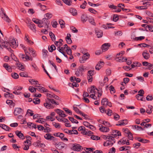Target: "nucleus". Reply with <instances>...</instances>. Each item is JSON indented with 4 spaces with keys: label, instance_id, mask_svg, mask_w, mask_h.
Returning a JSON list of instances; mask_svg holds the SVG:
<instances>
[{
    "label": "nucleus",
    "instance_id": "nucleus-55",
    "mask_svg": "<svg viewBox=\"0 0 153 153\" xmlns=\"http://www.w3.org/2000/svg\"><path fill=\"white\" fill-rule=\"evenodd\" d=\"M63 110H64L66 112L68 113L70 115H72V112L70 110H69L67 108H63Z\"/></svg>",
    "mask_w": 153,
    "mask_h": 153
},
{
    "label": "nucleus",
    "instance_id": "nucleus-23",
    "mask_svg": "<svg viewBox=\"0 0 153 153\" xmlns=\"http://www.w3.org/2000/svg\"><path fill=\"white\" fill-rule=\"evenodd\" d=\"M96 35L98 38L101 37L102 36L103 32L102 31L99 30L98 29L95 30Z\"/></svg>",
    "mask_w": 153,
    "mask_h": 153
},
{
    "label": "nucleus",
    "instance_id": "nucleus-42",
    "mask_svg": "<svg viewBox=\"0 0 153 153\" xmlns=\"http://www.w3.org/2000/svg\"><path fill=\"white\" fill-rule=\"evenodd\" d=\"M40 100L38 98H34L33 100V102L35 104H38L40 102Z\"/></svg>",
    "mask_w": 153,
    "mask_h": 153
},
{
    "label": "nucleus",
    "instance_id": "nucleus-31",
    "mask_svg": "<svg viewBox=\"0 0 153 153\" xmlns=\"http://www.w3.org/2000/svg\"><path fill=\"white\" fill-rule=\"evenodd\" d=\"M0 127L3 129L7 131H9L10 129V128L9 127L4 124H0Z\"/></svg>",
    "mask_w": 153,
    "mask_h": 153
},
{
    "label": "nucleus",
    "instance_id": "nucleus-10",
    "mask_svg": "<svg viewBox=\"0 0 153 153\" xmlns=\"http://www.w3.org/2000/svg\"><path fill=\"white\" fill-rule=\"evenodd\" d=\"M33 145L35 147H37L40 148H44L45 146L44 143H41L40 142L39 140L36 141V142L34 143H33Z\"/></svg>",
    "mask_w": 153,
    "mask_h": 153
},
{
    "label": "nucleus",
    "instance_id": "nucleus-52",
    "mask_svg": "<svg viewBox=\"0 0 153 153\" xmlns=\"http://www.w3.org/2000/svg\"><path fill=\"white\" fill-rule=\"evenodd\" d=\"M135 8L137 9H140V10L146 9L147 8V6H137Z\"/></svg>",
    "mask_w": 153,
    "mask_h": 153
},
{
    "label": "nucleus",
    "instance_id": "nucleus-22",
    "mask_svg": "<svg viewBox=\"0 0 153 153\" xmlns=\"http://www.w3.org/2000/svg\"><path fill=\"white\" fill-rule=\"evenodd\" d=\"M81 21L83 23L85 22L88 19L87 15L85 14H82L81 17Z\"/></svg>",
    "mask_w": 153,
    "mask_h": 153
},
{
    "label": "nucleus",
    "instance_id": "nucleus-54",
    "mask_svg": "<svg viewBox=\"0 0 153 153\" xmlns=\"http://www.w3.org/2000/svg\"><path fill=\"white\" fill-rule=\"evenodd\" d=\"M33 112L30 109H28L27 112V114L30 116H32L34 114Z\"/></svg>",
    "mask_w": 153,
    "mask_h": 153
},
{
    "label": "nucleus",
    "instance_id": "nucleus-46",
    "mask_svg": "<svg viewBox=\"0 0 153 153\" xmlns=\"http://www.w3.org/2000/svg\"><path fill=\"white\" fill-rule=\"evenodd\" d=\"M88 21L90 23L94 25H96V23L94 22V19L93 18H88Z\"/></svg>",
    "mask_w": 153,
    "mask_h": 153
},
{
    "label": "nucleus",
    "instance_id": "nucleus-58",
    "mask_svg": "<svg viewBox=\"0 0 153 153\" xmlns=\"http://www.w3.org/2000/svg\"><path fill=\"white\" fill-rule=\"evenodd\" d=\"M114 118L116 121L118 120L120 118V116L117 114L115 113L114 114Z\"/></svg>",
    "mask_w": 153,
    "mask_h": 153
},
{
    "label": "nucleus",
    "instance_id": "nucleus-50",
    "mask_svg": "<svg viewBox=\"0 0 153 153\" xmlns=\"http://www.w3.org/2000/svg\"><path fill=\"white\" fill-rule=\"evenodd\" d=\"M11 76L13 78L15 79H17L19 77V75L16 73H12Z\"/></svg>",
    "mask_w": 153,
    "mask_h": 153
},
{
    "label": "nucleus",
    "instance_id": "nucleus-60",
    "mask_svg": "<svg viewBox=\"0 0 153 153\" xmlns=\"http://www.w3.org/2000/svg\"><path fill=\"white\" fill-rule=\"evenodd\" d=\"M94 71H89L88 72V76H93L94 74Z\"/></svg>",
    "mask_w": 153,
    "mask_h": 153
},
{
    "label": "nucleus",
    "instance_id": "nucleus-27",
    "mask_svg": "<svg viewBox=\"0 0 153 153\" xmlns=\"http://www.w3.org/2000/svg\"><path fill=\"white\" fill-rule=\"evenodd\" d=\"M16 65H17V67L19 70L22 71H24V67L19 62H17Z\"/></svg>",
    "mask_w": 153,
    "mask_h": 153
},
{
    "label": "nucleus",
    "instance_id": "nucleus-21",
    "mask_svg": "<svg viewBox=\"0 0 153 153\" xmlns=\"http://www.w3.org/2000/svg\"><path fill=\"white\" fill-rule=\"evenodd\" d=\"M9 46V43L5 41L1 43V47H3L4 48H7V49L9 51H10L11 50V49L10 48H8Z\"/></svg>",
    "mask_w": 153,
    "mask_h": 153
},
{
    "label": "nucleus",
    "instance_id": "nucleus-30",
    "mask_svg": "<svg viewBox=\"0 0 153 153\" xmlns=\"http://www.w3.org/2000/svg\"><path fill=\"white\" fill-rule=\"evenodd\" d=\"M137 139L139 141L144 143H147L149 142V140L144 139L141 138L140 137H137Z\"/></svg>",
    "mask_w": 153,
    "mask_h": 153
},
{
    "label": "nucleus",
    "instance_id": "nucleus-49",
    "mask_svg": "<svg viewBox=\"0 0 153 153\" xmlns=\"http://www.w3.org/2000/svg\"><path fill=\"white\" fill-rule=\"evenodd\" d=\"M139 94H137V97H138L139 96H143L144 94V91L143 90L141 89L138 91Z\"/></svg>",
    "mask_w": 153,
    "mask_h": 153
},
{
    "label": "nucleus",
    "instance_id": "nucleus-56",
    "mask_svg": "<svg viewBox=\"0 0 153 153\" xmlns=\"http://www.w3.org/2000/svg\"><path fill=\"white\" fill-rule=\"evenodd\" d=\"M63 2L66 4L68 5H70L71 3V0H62Z\"/></svg>",
    "mask_w": 153,
    "mask_h": 153
},
{
    "label": "nucleus",
    "instance_id": "nucleus-7",
    "mask_svg": "<svg viewBox=\"0 0 153 153\" xmlns=\"http://www.w3.org/2000/svg\"><path fill=\"white\" fill-rule=\"evenodd\" d=\"M99 127H100L99 130L103 132H107L109 131L110 130L109 128L108 127L103 126L101 124L99 125Z\"/></svg>",
    "mask_w": 153,
    "mask_h": 153
},
{
    "label": "nucleus",
    "instance_id": "nucleus-39",
    "mask_svg": "<svg viewBox=\"0 0 153 153\" xmlns=\"http://www.w3.org/2000/svg\"><path fill=\"white\" fill-rule=\"evenodd\" d=\"M121 5H122V6H123V7H125L124 4H118V5L117 7H119V8H121L123 11H126L127 10H128V12H129L130 11V10L128 9H127L124 8L122 7H121Z\"/></svg>",
    "mask_w": 153,
    "mask_h": 153
},
{
    "label": "nucleus",
    "instance_id": "nucleus-1",
    "mask_svg": "<svg viewBox=\"0 0 153 153\" xmlns=\"http://www.w3.org/2000/svg\"><path fill=\"white\" fill-rule=\"evenodd\" d=\"M52 104L56 105H59V103L58 102H56V101L53 99H51L48 98L47 100H45V102L44 103V105L47 108H52L53 107L51 104Z\"/></svg>",
    "mask_w": 153,
    "mask_h": 153
},
{
    "label": "nucleus",
    "instance_id": "nucleus-19",
    "mask_svg": "<svg viewBox=\"0 0 153 153\" xmlns=\"http://www.w3.org/2000/svg\"><path fill=\"white\" fill-rule=\"evenodd\" d=\"M142 55L145 59H148L150 58V54L147 52V51H143V52Z\"/></svg>",
    "mask_w": 153,
    "mask_h": 153
},
{
    "label": "nucleus",
    "instance_id": "nucleus-11",
    "mask_svg": "<svg viewBox=\"0 0 153 153\" xmlns=\"http://www.w3.org/2000/svg\"><path fill=\"white\" fill-rule=\"evenodd\" d=\"M9 43V45L14 48H16L18 46V44H17L15 39H14L10 40Z\"/></svg>",
    "mask_w": 153,
    "mask_h": 153
},
{
    "label": "nucleus",
    "instance_id": "nucleus-36",
    "mask_svg": "<svg viewBox=\"0 0 153 153\" xmlns=\"http://www.w3.org/2000/svg\"><path fill=\"white\" fill-rule=\"evenodd\" d=\"M56 48L54 45H52L50 47L49 46L48 50L49 52H52L53 51L55 50Z\"/></svg>",
    "mask_w": 153,
    "mask_h": 153
},
{
    "label": "nucleus",
    "instance_id": "nucleus-40",
    "mask_svg": "<svg viewBox=\"0 0 153 153\" xmlns=\"http://www.w3.org/2000/svg\"><path fill=\"white\" fill-rule=\"evenodd\" d=\"M108 102V99L106 98H104L101 101V104L103 105H106Z\"/></svg>",
    "mask_w": 153,
    "mask_h": 153
},
{
    "label": "nucleus",
    "instance_id": "nucleus-45",
    "mask_svg": "<svg viewBox=\"0 0 153 153\" xmlns=\"http://www.w3.org/2000/svg\"><path fill=\"white\" fill-rule=\"evenodd\" d=\"M102 137L103 139H109L112 140V137L111 136V135L110 134H108V135H103L102 136Z\"/></svg>",
    "mask_w": 153,
    "mask_h": 153
},
{
    "label": "nucleus",
    "instance_id": "nucleus-18",
    "mask_svg": "<svg viewBox=\"0 0 153 153\" xmlns=\"http://www.w3.org/2000/svg\"><path fill=\"white\" fill-rule=\"evenodd\" d=\"M37 88H36V90L40 91L41 92H48V90L45 88L40 86H36Z\"/></svg>",
    "mask_w": 153,
    "mask_h": 153
},
{
    "label": "nucleus",
    "instance_id": "nucleus-64",
    "mask_svg": "<svg viewBox=\"0 0 153 153\" xmlns=\"http://www.w3.org/2000/svg\"><path fill=\"white\" fill-rule=\"evenodd\" d=\"M118 16L117 15H114L113 16V20L114 22H117L118 20Z\"/></svg>",
    "mask_w": 153,
    "mask_h": 153
},
{
    "label": "nucleus",
    "instance_id": "nucleus-53",
    "mask_svg": "<svg viewBox=\"0 0 153 153\" xmlns=\"http://www.w3.org/2000/svg\"><path fill=\"white\" fill-rule=\"evenodd\" d=\"M59 23L60 24L62 28L64 27V26L65 24V23L61 19H59Z\"/></svg>",
    "mask_w": 153,
    "mask_h": 153
},
{
    "label": "nucleus",
    "instance_id": "nucleus-41",
    "mask_svg": "<svg viewBox=\"0 0 153 153\" xmlns=\"http://www.w3.org/2000/svg\"><path fill=\"white\" fill-rule=\"evenodd\" d=\"M49 35L52 41H55L56 38L54 34L52 32H50L49 33Z\"/></svg>",
    "mask_w": 153,
    "mask_h": 153
},
{
    "label": "nucleus",
    "instance_id": "nucleus-5",
    "mask_svg": "<svg viewBox=\"0 0 153 153\" xmlns=\"http://www.w3.org/2000/svg\"><path fill=\"white\" fill-rule=\"evenodd\" d=\"M72 149L74 151H80L82 149V147L78 144H73Z\"/></svg>",
    "mask_w": 153,
    "mask_h": 153
},
{
    "label": "nucleus",
    "instance_id": "nucleus-62",
    "mask_svg": "<svg viewBox=\"0 0 153 153\" xmlns=\"http://www.w3.org/2000/svg\"><path fill=\"white\" fill-rule=\"evenodd\" d=\"M44 130L45 132L48 133L51 131V129L48 127H47L44 128Z\"/></svg>",
    "mask_w": 153,
    "mask_h": 153
},
{
    "label": "nucleus",
    "instance_id": "nucleus-29",
    "mask_svg": "<svg viewBox=\"0 0 153 153\" xmlns=\"http://www.w3.org/2000/svg\"><path fill=\"white\" fill-rule=\"evenodd\" d=\"M3 66L8 71L11 72L12 71V69L8 64L4 63L3 65Z\"/></svg>",
    "mask_w": 153,
    "mask_h": 153
},
{
    "label": "nucleus",
    "instance_id": "nucleus-61",
    "mask_svg": "<svg viewBox=\"0 0 153 153\" xmlns=\"http://www.w3.org/2000/svg\"><path fill=\"white\" fill-rule=\"evenodd\" d=\"M91 139L93 140H98L100 139V137L97 136L92 135L91 137Z\"/></svg>",
    "mask_w": 153,
    "mask_h": 153
},
{
    "label": "nucleus",
    "instance_id": "nucleus-59",
    "mask_svg": "<svg viewBox=\"0 0 153 153\" xmlns=\"http://www.w3.org/2000/svg\"><path fill=\"white\" fill-rule=\"evenodd\" d=\"M65 51L68 55H71L72 54V51L70 47L68 48H66L65 50Z\"/></svg>",
    "mask_w": 153,
    "mask_h": 153
},
{
    "label": "nucleus",
    "instance_id": "nucleus-24",
    "mask_svg": "<svg viewBox=\"0 0 153 153\" xmlns=\"http://www.w3.org/2000/svg\"><path fill=\"white\" fill-rule=\"evenodd\" d=\"M113 141L107 140L103 143L104 146H112L114 143Z\"/></svg>",
    "mask_w": 153,
    "mask_h": 153
},
{
    "label": "nucleus",
    "instance_id": "nucleus-15",
    "mask_svg": "<svg viewBox=\"0 0 153 153\" xmlns=\"http://www.w3.org/2000/svg\"><path fill=\"white\" fill-rule=\"evenodd\" d=\"M104 63L103 62L100 61L95 66V69L96 70H99L104 65Z\"/></svg>",
    "mask_w": 153,
    "mask_h": 153
},
{
    "label": "nucleus",
    "instance_id": "nucleus-48",
    "mask_svg": "<svg viewBox=\"0 0 153 153\" xmlns=\"http://www.w3.org/2000/svg\"><path fill=\"white\" fill-rule=\"evenodd\" d=\"M19 74L20 76L21 77H28V75L27 74V72H21L19 73Z\"/></svg>",
    "mask_w": 153,
    "mask_h": 153
},
{
    "label": "nucleus",
    "instance_id": "nucleus-47",
    "mask_svg": "<svg viewBox=\"0 0 153 153\" xmlns=\"http://www.w3.org/2000/svg\"><path fill=\"white\" fill-rule=\"evenodd\" d=\"M29 90L32 93L36 91V88L33 87V86H30L28 88Z\"/></svg>",
    "mask_w": 153,
    "mask_h": 153
},
{
    "label": "nucleus",
    "instance_id": "nucleus-37",
    "mask_svg": "<svg viewBox=\"0 0 153 153\" xmlns=\"http://www.w3.org/2000/svg\"><path fill=\"white\" fill-rule=\"evenodd\" d=\"M29 81L32 85H33L39 84L38 82L33 79H30Z\"/></svg>",
    "mask_w": 153,
    "mask_h": 153
},
{
    "label": "nucleus",
    "instance_id": "nucleus-13",
    "mask_svg": "<svg viewBox=\"0 0 153 153\" xmlns=\"http://www.w3.org/2000/svg\"><path fill=\"white\" fill-rule=\"evenodd\" d=\"M65 132L68 134H78V132L76 130L73 129L72 130H68L67 129L65 130Z\"/></svg>",
    "mask_w": 153,
    "mask_h": 153
},
{
    "label": "nucleus",
    "instance_id": "nucleus-43",
    "mask_svg": "<svg viewBox=\"0 0 153 153\" xmlns=\"http://www.w3.org/2000/svg\"><path fill=\"white\" fill-rule=\"evenodd\" d=\"M117 61L119 62H123L125 61H126L127 60V59L124 57H121L117 58Z\"/></svg>",
    "mask_w": 153,
    "mask_h": 153
},
{
    "label": "nucleus",
    "instance_id": "nucleus-34",
    "mask_svg": "<svg viewBox=\"0 0 153 153\" xmlns=\"http://www.w3.org/2000/svg\"><path fill=\"white\" fill-rule=\"evenodd\" d=\"M69 11L74 16H76L77 15V11L74 8H71L70 9Z\"/></svg>",
    "mask_w": 153,
    "mask_h": 153
},
{
    "label": "nucleus",
    "instance_id": "nucleus-44",
    "mask_svg": "<svg viewBox=\"0 0 153 153\" xmlns=\"http://www.w3.org/2000/svg\"><path fill=\"white\" fill-rule=\"evenodd\" d=\"M69 120L71 122L73 123H75L76 124H77L78 123V122L76 119H74L72 117H68Z\"/></svg>",
    "mask_w": 153,
    "mask_h": 153
},
{
    "label": "nucleus",
    "instance_id": "nucleus-9",
    "mask_svg": "<svg viewBox=\"0 0 153 153\" xmlns=\"http://www.w3.org/2000/svg\"><path fill=\"white\" fill-rule=\"evenodd\" d=\"M1 10L2 12V14L3 15H1V17L2 19H3L6 22H10L11 20L8 18V16L6 15L5 13H4V10L2 8H1Z\"/></svg>",
    "mask_w": 153,
    "mask_h": 153
},
{
    "label": "nucleus",
    "instance_id": "nucleus-3",
    "mask_svg": "<svg viewBox=\"0 0 153 153\" xmlns=\"http://www.w3.org/2000/svg\"><path fill=\"white\" fill-rule=\"evenodd\" d=\"M111 135V136L113 137L112 139V140L114 141V143H115V141L114 140V137H116L118 136H121V133L120 131L117 130H114L113 131L112 134Z\"/></svg>",
    "mask_w": 153,
    "mask_h": 153
},
{
    "label": "nucleus",
    "instance_id": "nucleus-8",
    "mask_svg": "<svg viewBox=\"0 0 153 153\" xmlns=\"http://www.w3.org/2000/svg\"><path fill=\"white\" fill-rule=\"evenodd\" d=\"M65 144L62 142L56 143L55 144L56 147L59 150L62 149L64 148L65 147Z\"/></svg>",
    "mask_w": 153,
    "mask_h": 153
},
{
    "label": "nucleus",
    "instance_id": "nucleus-20",
    "mask_svg": "<svg viewBox=\"0 0 153 153\" xmlns=\"http://www.w3.org/2000/svg\"><path fill=\"white\" fill-rule=\"evenodd\" d=\"M29 26L30 29L34 32L36 33V27L35 24L32 23L30 22L29 24Z\"/></svg>",
    "mask_w": 153,
    "mask_h": 153
},
{
    "label": "nucleus",
    "instance_id": "nucleus-16",
    "mask_svg": "<svg viewBox=\"0 0 153 153\" xmlns=\"http://www.w3.org/2000/svg\"><path fill=\"white\" fill-rule=\"evenodd\" d=\"M97 89L94 86H92L91 87L90 90L89 92L90 94H95L97 91H98Z\"/></svg>",
    "mask_w": 153,
    "mask_h": 153
},
{
    "label": "nucleus",
    "instance_id": "nucleus-33",
    "mask_svg": "<svg viewBox=\"0 0 153 153\" xmlns=\"http://www.w3.org/2000/svg\"><path fill=\"white\" fill-rule=\"evenodd\" d=\"M148 108L146 110V112L148 114H150L153 110V107L151 105H148Z\"/></svg>",
    "mask_w": 153,
    "mask_h": 153
},
{
    "label": "nucleus",
    "instance_id": "nucleus-26",
    "mask_svg": "<svg viewBox=\"0 0 153 153\" xmlns=\"http://www.w3.org/2000/svg\"><path fill=\"white\" fill-rule=\"evenodd\" d=\"M141 66V64L137 62H133V64L131 65V68H133L135 67H140Z\"/></svg>",
    "mask_w": 153,
    "mask_h": 153
},
{
    "label": "nucleus",
    "instance_id": "nucleus-32",
    "mask_svg": "<svg viewBox=\"0 0 153 153\" xmlns=\"http://www.w3.org/2000/svg\"><path fill=\"white\" fill-rule=\"evenodd\" d=\"M131 147L129 146H123L120 147L119 150L120 151H126L129 150Z\"/></svg>",
    "mask_w": 153,
    "mask_h": 153
},
{
    "label": "nucleus",
    "instance_id": "nucleus-17",
    "mask_svg": "<svg viewBox=\"0 0 153 153\" xmlns=\"http://www.w3.org/2000/svg\"><path fill=\"white\" fill-rule=\"evenodd\" d=\"M15 133L16 135L20 138L23 140L25 138V136L22 133L21 131L18 130L16 131L15 132Z\"/></svg>",
    "mask_w": 153,
    "mask_h": 153
},
{
    "label": "nucleus",
    "instance_id": "nucleus-63",
    "mask_svg": "<svg viewBox=\"0 0 153 153\" xmlns=\"http://www.w3.org/2000/svg\"><path fill=\"white\" fill-rule=\"evenodd\" d=\"M71 29L73 33H77L78 32L77 30L73 26L71 27Z\"/></svg>",
    "mask_w": 153,
    "mask_h": 153
},
{
    "label": "nucleus",
    "instance_id": "nucleus-38",
    "mask_svg": "<svg viewBox=\"0 0 153 153\" xmlns=\"http://www.w3.org/2000/svg\"><path fill=\"white\" fill-rule=\"evenodd\" d=\"M119 123H121V126L127 124L128 123V121L127 120H120L118 121Z\"/></svg>",
    "mask_w": 153,
    "mask_h": 153
},
{
    "label": "nucleus",
    "instance_id": "nucleus-4",
    "mask_svg": "<svg viewBox=\"0 0 153 153\" xmlns=\"http://www.w3.org/2000/svg\"><path fill=\"white\" fill-rule=\"evenodd\" d=\"M90 57V54L88 53H85L84 54L82 58L79 60L81 63H83L85 62V61L88 59Z\"/></svg>",
    "mask_w": 153,
    "mask_h": 153
},
{
    "label": "nucleus",
    "instance_id": "nucleus-25",
    "mask_svg": "<svg viewBox=\"0 0 153 153\" xmlns=\"http://www.w3.org/2000/svg\"><path fill=\"white\" fill-rule=\"evenodd\" d=\"M22 111V109L21 108H16L14 111V114L15 115H18L20 114Z\"/></svg>",
    "mask_w": 153,
    "mask_h": 153
},
{
    "label": "nucleus",
    "instance_id": "nucleus-35",
    "mask_svg": "<svg viewBox=\"0 0 153 153\" xmlns=\"http://www.w3.org/2000/svg\"><path fill=\"white\" fill-rule=\"evenodd\" d=\"M48 51L47 50L45 49H43L42 50V56L43 58H45L48 56Z\"/></svg>",
    "mask_w": 153,
    "mask_h": 153
},
{
    "label": "nucleus",
    "instance_id": "nucleus-6",
    "mask_svg": "<svg viewBox=\"0 0 153 153\" xmlns=\"http://www.w3.org/2000/svg\"><path fill=\"white\" fill-rule=\"evenodd\" d=\"M41 23L43 25V26L45 28H48V25L49 24L50 22L49 21L48 19L46 18H43L41 20Z\"/></svg>",
    "mask_w": 153,
    "mask_h": 153
},
{
    "label": "nucleus",
    "instance_id": "nucleus-2",
    "mask_svg": "<svg viewBox=\"0 0 153 153\" xmlns=\"http://www.w3.org/2000/svg\"><path fill=\"white\" fill-rule=\"evenodd\" d=\"M87 70L86 68L83 65H80L75 70V74L78 77L82 76L84 72Z\"/></svg>",
    "mask_w": 153,
    "mask_h": 153
},
{
    "label": "nucleus",
    "instance_id": "nucleus-51",
    "mask_svg": "<svg viewBox=\"0 0 153 153\" xmlns=\"http://www.w3.org/2000/svg\"><path fill=\"white\" fill-rule=\"evenodd\" d=\"M102 123L103 125L108 127H111V125L110 124V123L108 121L104 120V121H103Z\"/></svg>",
    "mask_w": 153,
    "mask_h": 153
},
{
    "label": "nucleus",
    "instance_id": "nucleus-28",
    "mask_svg": "<svg viewBox=\"0 0 153 153\" xmlns=\"http://www.w3.org/2000/svg\"><path fill=\"white\" fill-rule=\"evenodd\" d=\"M125 132L126 133L128 134V138L131 140H132L133 139V137L132 135L131 132L129 131L128 129H126L125 130Z\"/></svg>",
    "mask_w": 153,
    "mask_h": 153
},
{
    "label": "nucleus",
    "instance_id": "nucleus-14",
    "mask_svg": "<svg viewBox=\"0 0 153 153\" xmlns=\"http://www.w3.org/2000/svg\"><path fill=\"white\" fill-rule=\"evenodd\" d=\"M51 134L50 133H47L44 136V137L45 139L48 140H56V138L53 136H51Z\"/></svg>",
    "mask_w": 153,
    "mask_h": 153
},
{
    "label": "nucleus",
    "instance_id": "nucleus-57",
    "mask_svg": "<svg viewBox=\"0 0 153 153\" xmlns=\"http://www.w3.org/2000/svg\"><path fill=\"white\" fill-rule=\"evenodd\" d=\"M112 112V111L110 109H108L106 111V112L105 113L108 115V116H110L111 115V113Z\"/></svg>",
    "mask_w": 153,
    "mask_h": 153
},
{
    "label": "nucleus",
    "instance_id": "nucleus-12",
    "mask_svg": "<svg viewBox=\"0 0 153 153\" xmlns=\"http://www.w3.org/2000/svg\"><path fill=\"white\" fill-rule=\"evenodd\" d=\"M110 46V44L109 43H106L103 44L101 47L102 51L105 52L107 51Z\"/></svg>",
    "mask_w": 153,
    "mask_h": 153
}]
</instances>
